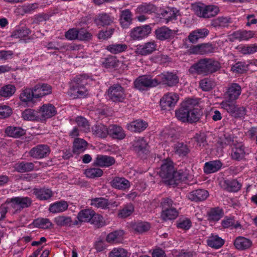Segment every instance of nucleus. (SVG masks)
Returning a JSON list of instances; mask_svg holds the SVG:
<instances>
[{
  "label": "nucleus",
  "mask_w": 257,
  "mask_h": 257,
  "mask_svg": "<svg viewBox=\"0 0 257 257\" xmlns=\"http://www.w3.org/2000/svg\"><path fill=\"white\" fill-rule=\"evenodd\" d=\"M196 103V101L192 99L183 102L180 107L175 111L176 116L178 120L183 122L191 123L197 121L199 117L197 111L194 108Z\"/></svg>",
  "instance_id": "f257e3e1"
},
{
  "label": "nucleus",
  "mask_w": 257,
  "mask_h": 257,
  "mask_svg": "<svg viewBox=\"0 0 257 257\" xmlns=\"http://www.w3.org/2000/svg\"><path fill=\"white\" fill-rule=\"evenodd\" d=\"M221 68L220 63L217 60L210 58L201 59L189 68L192 74L207 76L218 71Z\"/></svg>",
  "instance_id": "f03ea898"
},
{
  "label": "nucleus",
  "mask_w": 257,
  "mask_h": 257,
  "mask_svg": "<svg viewBox=\"0 0 257 257\" xmlns=\"http://www.w3.org/2000/svg\"><path fill=\"white\" fill-rule=\"evenodd\" d=\"M89 80V78L86 75H80L76 76L69 90L68 95L73 98L84 97L87 94V90L85 87Z\"/></svg>",
  "instance_id": "7ed1b4c3"
},
{
  "label": "nucleus",
  "mask_w": 257,
  "mask_h": 257,
  "mask_svg": "<svg viewBox=\"0 0 257 257\" xmlns=\"http://www.w3.org/2000/svg\"><path fill=\"white\" fill-rule=\"evenodd\" d=\"M196 14L199 17L210 18L216 16L219 12V8L214 5H205L201 4L194 7Z\"/></svg>",
  "instance_id": "20e7f679"
},
{
  "label": "nucleus",
  "mask_w": 257,
  "mask_h": 257,
  "mask_svg": "<svg viewBox=\"0 0 257 257\" xmlns=\"http://www.w3.org/2000/svg\"><path fill=\"white\" fill-rule=\"evenodd\" d=\"M7 202L10 203V206L14 210V213H17L30 206L32 200L28 197H15L7 199Z\"/></svg>",
  "instance_id": "39448f33"
},
{
  "label": "nucleus",
  "mask_w": 257,
  "mask_h": 257,
  "mask_svg": "<svg viewBox=\"0 0 257 257\" xmlns=\"http://www.w3.org/2000/svg\"><path fill=\"white\" fill-rule=\"evenodd\" d=\"M134 85L139 90H145L148 88L157 86L158 81L156 78L152 79L149 75H143L139 77L134 81Z\"/></svg>",
  "instance_id": "423d86ee"
},
{
  "label": "nucleus",
  "mask_w": 257,
  "mask_h": 257,
  "mask_svg": "<svg viewBox=\"0 0 257 257\" xmlns=\"http://www.w3.org/2000/svg\"><path fill=\"white\" fill-rule=\"evenodd\" d=\"M107 95L114 102H121L125 97L123 88L118 84H114L109 87Z\"/></svg>",
  "instance_id": "0eeeda50"
},
{
  "label": "nucleus",
  "mask_w": 257,
  "mask_h": 257,
  "mask_svg": "<svg viewBox=\"0 0 257 257\" xmlns=\"http://www.w3.org/2000/svg\"><path fill=\"white\" fill-rule=\"evenodd\" d=\"M249 153V150L243 144L237 143L231 148L230 157L233 160L239 161L245 159Z\"/></svg>",
  "instance_id": "6e6552de"
},
{
  "label": "nucleus",
  "mask_w": 257,
  "mask_h": 257,
  "mask_svg": "<svg viewBox=\"0 0 257 257\" xmlns=\"http://www.w3.org/2000/svg\"><path fill=\"white\" fill-rule=\"evenodd\" d=\"M151 31L152 28L150 25H145L132 29L130 36L134 40H141L148 37Z\"/></svg>",
  "instance_id": "1a4fd4ad"
},
{
  "label": "nucleus",
  "mask_w": 257,
  "mask_h": 257,
  "mask_svg": "<svg viewBox=\"0 0 257 257\" xmlns=\"http://www.w3.org/2000/svg\"><path fill=\"white\" fill-rule=\"evenodd\" d=\"M241 92V86L238 83L232 82L229 83L226 87L224 96L226 99L236 101L239 98Z\"/></svg>",
  "instance_id": "9d476101"
},
{
  "label": "nucleus",
  "mask_w": 257,
  "mask_h": 257,
  "mask_svg": "<svg viewBox=\"0 0 257 257\" xmlns=\"http://www.w3.org/2000/svg\"><path fill=\"white\" fill-rule=\"evenodd\" d=\"M174 170L173 162L170 159H167L163 161L159 171V175L161 178L170 181L173 178Z\"/></svg>",
  "instance_id": "9b49d317"
},
{
  "label": "nucleus",
  "mask_w": 257,
  "mask_h": 257,
  "mask_svg": "<svg viewBox=\"0 0 257 257\" xmlns=\"http://www.w3.org/2000/svg\"><path fill=\"white\" fill-rule=\"evenodd\" d=\"M51 152L47 145H38L33 147L29 152L30 156L36 159H41L49 156Z\"/></svg>",
  "instance_id": "f8f14e48"
},
{
  "label": "nucleus",
  "mask_w": 257,
  "mask_h": 257,
  "mask_svg": "<svg viewBox=\"0 0 257 257\" xmlns=\"http://www.w3.org/2000/svg\"><path fill=\"white\" fill-rule=\"evenodd\" d=\"M156 79L158 81V85L162 84L170 87L176 85L179 81L178 76L171 72L162 73L157 76Z\"/></svg>",
  "instance_id": "ddd939ff"
},
{
  "label": "nucleus",
  "mask_w": 257,
  "mask_h": 257,
  "mask_svg": "<svg viewBox=\"0 0 257 257\" xmlns=\"http://www.w3.org/2000/svg\"><path fill=\"white\" fill-rule=\"evenodd\" d=\"M179 99L178 95L174 93L165 94L160 101V106L164 110L170 109L175 106Z\"/></svg>",
  "instance_id": "4468645a"
},
{
  "label": "nucleus",
  "mask_w": 257,
  "mask_h": 257,
  "mask_svg": "<svg viewBox=\"0 0 257 257\" xmlns=\"http://www.w3.org/2000/svg\"><path fill=\"white\" fill-rule=\"evenodd\" d=\"M97 218L99 221L102 219V217L99 214H96L95 212L90 208L81 210L77 215V218L80 222H89L93 218Z\"/></svg>",
  "instance_id": "2eb2a0df"
},
{
  "label": "nucleus",
  "mask_w": 257,
  "mask_h": 257,
  "mask_svg": "<svg viewBox=\"0 0 257 257\" xmlns=\"http://www.w3.org/2000/svg\"><path fill=\"white\" fill-rule=\"evenodd\" d=\"M156 47V43L154 41H150L143 44L138 45L136 53L139 55L146 56L155 51Z\"/></svg>",
  "instance_id": "dca6fc26"
},
{
  "label": "nucleus",
  "mask_w": 257,
  "mask_h": 257,
  "mask_svg": "<svg viewBox=\"0 0 257 257\" xmlns=\"http://www.w3.org/2000/svg\"><path fill=\"white\" fill-rule=\"evenodd\" d=\"M35 98H41L45 95L50 94L52 92V87L46 83H38L33 88Z\"/></svg>",
  "instance_id": "f3484780"
},
{
  "label": "nucleus",
  "mask_w": 257,
  "mask_h": 257,
  "mask_svg": "<svg viewBox=\"0 0 257 257\" xmlns=\"http://www.w3.org/2000/svg\"><path fill=\"white\" fill-rule=\"evenodd\" d=\"M209 196L208 192L204 189H198L191 191L187 195V198L196 202L205 200Z\"/></svg>",
  "instance_id": "a211bd4d"
},
{
  "label": "nucleus",
  "mask_w": 257,
  "mask_h": 257,
  "mask_svg": "<svg viewBox=\"0 0 257 257\" xmlns=\"http://www.w3.org/2000/svg\"><path fill=\"white\" fill-rule=\"evenodd\" d=\"M57 111L55 106L52 104H44L38 112L40 115V119L45 120L49 118L56 114Z\"/></svg>",
  "instance_id": "6ab92c4d"
},
{
  "label": "nucleus",
  "mask_w": 257,
  "mask_h": 257,
  "mask_svg": "<svg viewBox=\"0 0 257 257\" xmlns=\"http://www.w3.org/2000/svg\"><path fill=\"white\" fill-rule=\"evenodd\" d=\"M133 148L139 156L146 154L148 152L147 142L143 138H139L134 141Z\"/></svg>",
  "instance_id": "aec40b11"
},
{
  "label": "nucleus",
  "mask_w": 257,
  "mask_h": 257,
  "mask_svg": "<svg viewBox=\"0 0 257 257\" xmlns=\"http://www.w3.org/2000/svg\"><path fill=\"white\" fill-rule=\"evenodd\" d=\"M115 162L114 158L112 157L106 155H97L94 164L101 167H108L113 165Z\"/></svg>",
  "instance_id": "412c9836"
},
{
  "label": "nucleus",
  "mask_w": 257,
  "mask_h": 257,
  "mask_svg": "<svg viewBox=\"0 0 257 257\" xmlns=\"http://www.w3.org/2000/svg\"><path fill=\"white\" fill-rule=\"evenodd\" d=\"M110 183L113 188L121 190L127 189L131 186L130 181L123 177H115Z\"/></svg>",
  "instance_id": "4be33fe9"
},
{
  "label": "nucleus",
  "mask_w": 257,
  "mask_h": 257,
  "mask_svg": "<svg viewBox=\"0 0 257 257\" xmlns=\"http://www.w3.org/2000/svg\"><path fill=\"white\" fill-rule=\"evenodd\" d=\"M147 122L141 119L134 120L126 125V128L128 130L135 133H140L143 132L147 127Z\"/></svg>",
  "instance_id": "5701e85b"
},
{
  "label": "nucleus",
  "mask_w": 257,
  "mask_h": 257,
  "mask_svg": "<svg viewBox=\"0 0 257 257\" xmlns=\"http://www.w3.org/2000/svg\"><path fill=\"white\" fill-rule=\"evenodd\" d=\"M108 135L113 139L122 140L125 136V133L122 127L116 124H111L109 126Z\"/></svg>",
  "instance_id": "b1692460"
},
{
  "label": "nucleus",
  "mask_w": 257,
  "mask_h": 257,
  "mask_svg": "<svg viewBox=\"0 0 257 257\" xmlns=\"http://www.w3.org/2000/svg\"><path fill=\"white\" fill-rule=\"evenodd\" d=\"M113 21V17L106 13L99 14L94 19V22L97 26L103 27L111 25Z\"/></svg>",
  "instance_id": "393cba45"
},
{
  "label": "nucleus",
  "mask_w": 257,
  "mask_h": 257,
  "mask_svg": "<svg viewBox=\"0 0 257 257\" xmlns=\"http://www.w3.org/2000/svg\"><path fill=\"white\" fill-rule=\"evenodd\" d=\"M33 194L40 200H47L50 199L53 195L51 189L45 187L34 189Z\"/></svg>",
  "instance_id": "a878e982"
},
{
  "label": "nucleus",
  "mask_w": 257,
  "mask_h": 257,
  "mask_svg": "<svg viewBox=\"0 0 257 257\" xmlns=\"http://www.w3.org/2000/svg\"><path fill=\"white\" fill-rule=\"evenodd\" d=\"M93 134L97 137L104 139L108 135L109 127L102 123H97L92 127Z\"/></svg>",
  "instance_id": "bb28decb"
},
{
  "label": "nucleus",
  "mask_w": 257,
  "mask_h": 257,
  "mask_svg": "<svg viewBox=\"0 0 257 257\" xmlns=\"http://www.w3.org/2000/svg\"><path fill=\"white\" fill-rule=\"evenodd\" d=\"M222 164L219 160L211 161L205 163L203 170L205 174L213 173L219 171Z\"/></svg>",
  "instance_id": "cd10ccee"
},
{
  "label": "nucleus",
  "mask_w": 257,
  "mask_h": 257,
  "mask_svg": "<svg viewBox=\"0 0 257 257\" xmlns=\"http://www.w3.org/2000/svg\"><path fill=\"white\" fill-rule=\"evenodd\" d=\"M68 206L67 201L61 200L51 204L49 206V210L52 213H61L67 210Z\"/></svg>",
  "instance_id": "c85d7f7f"
},
{
  "label": "nucleus",
  "mask_w": 257,
  "mask_h": 257,
  "mask_svg": "<svg viewBox=\"0 0 257 257\" xmlns=\"http://www.w3.org/2000/svg\"><path fill=\"white\" fill-rule=\"evenodd\" d=\"M16 171L20 173H25L34 170L35 165L32 162H21L16 163L14 166Z\"/></svg>",
  "instance_id": "c756f323"
},
{
  "label": "nucleus",
  "mask_w": 257,
  "mask_h": 257,
  "mask_svg": "<svg viewBox=\"0 0 257 257\" xmlns=\"http://www.w3.org/2000/svg\"><path fill=\"white\" fill-rule=\"evenodd\" d=\"M207 243L212 248L218 249L224 244V240L218 235L212 234L208 237Z\"/></svg>",
  "instance_id": "7c9ffc66"
},
{
  "label": "nucleus",
  "mask_w": 257,
  "mask_h": 257,
  "mask_svg": "<svg viewBox=\"0 0 257 257\" xmlns=\"http://www.w3.org/2000/svg\"><path fill=\"white\" fill-rule=\"evenodd\" d=\"M155 35L157 39L163 41L170 38L173 32L168 27L164 26L157 29L155 30Z\"/></svg>",
  "instance_id": "2f4dec72"
},
{
  "label": "nucleus",
  "mask_w": 257,
  "mask_h": 257,
  "mask_svg": "<svg viewBox=\"0 0 257 257\" xmlns=\"http://www.w3.org/2000/svg\"><path fill=\"white\" fill-rule=\"evenodd\" d=\"M120 61H119L116 57L112 55H109L107 57L103 58L101 61L102 67L105 68H114L119 66Z\"/></svg>",
  "instance_id": "473e14b6"
},
{
  "label": "nucleus",
  "mask_w": 257,
  "mask_h": 257,
  "mask_svg": "<svg viewBox=\"0 0 257 257\" xmlns=\"http://www.w3.org/2000/svg\"><path fill=\"white\" fill-rule=\"evenodd\" d=\"M90 204L97 208L107 209L109 208L110 203L108 200L105 198L98 197L90 199Z\"/></svg>",
  "instance_id": "72a5a7b5"
},
{
  "label": "nucleus",
  "mask_w": 257,
  "mask_h": 257,
  "mask_svg": "<svg viewBox=\"0 0 257 257\" xmlns=\"http://www.w3.org/2000/svg\"><path fill=\"white\" fill-rule=\"evenodd\" d=\"M251 241L244 237L239 236L234 241L235 247L239 250L247 249L251 246Z\"/></svg>",
  "instance_id": "f704fd0d"
},
{
  "label": "nucleus",
  "mask_w": 257,
  "mask_h": 257,
  "mask_svg": "<svg viewBox=\"0 0 257 257\" xmlns=\"http://www.w3.org/2000/svg\"><path fill=\"white\" fill-rule=\"evenodd\" d=\"M124 232L121 230H115L108 234L106 240L110 243H116L121 242Z\"/></svg>",
  "instance_id": "c9c22d12"
},
{
  "label": "nucleus",
  "mask_w": 257,
  "mask_h": 257,
  "mask_svg": "<svg viewBox=\"0 0 257 257\" xmlns=\"http://www.w3.org/2000/svg\"><path fill=\"white\" fill-rule=\"evenodd\" d=\"M254 35V32L251 31L238 30L234 32L232 36L235 39L241 41L248 40L252 38Z\"/></svg>",
  "instance_id": "e433bc0d"
},
{
  "label": "nucleus",
  "mask_w": 257,
  "mask_h": 257,
  "mask_svg": "<svg viewBox=\"0 0 257 257\" xmlns=\"http://www.w3.org/2000/svg\"><path fill=\"white\" fill-rule=\"evenodd\" d=\"M156 7L151 3H144L139 5L136 10V13L138 14H151L155 13Z\"/></svg>",
  "instance_id": "4c0bfd02"
},
{
  "label": "nucleus",
  "mask_w": 257,
  "mask_h": 257,
  "mask_svg": "<svg viewBox=\"0 0 257 257\" xmlns=\"http://www.w3.org/2000/svg\"><path fill=\"white\" fill-rule=\"evenodd\" d=\"M131 227L136 232L143 233L150 229L151 225L148 222L138 221L132 223Z\"/></svg>",
  "instance_id": "58836bf2"
},
{
  "label": "nucleus",
  "mask_w": 257,
  "mask_h": 257,
  "mask_svg": "<svg viewBox=\"0 0 257 257\" xmlns=\"http://www.w3.org/2000/svg\"><path fill=\"white\" fill-rule=\"evenodd\" d=\"M132 14L128 9H125L121 12L120 23L124 28H126L132 23Z\"/></svg>",
  "instance_id": "ea45409f"
},
{
  "label": "nucleus",
  "mask_w": 257,
  "mask_h": 257,
  "mask_svg": "<svg viewBox=\"0 0 257 257\" xmlns=\"http://www.w3.org/2000/svg\"><path fill=\"white\" fill-rule=\"evenodd\" d=\"M87 143L83 139L77 138L73 143V152L76 155L83 153L86 149Z\"/></svg>",
  "instance_id": "a19ab883"
},
{
  "label": "nucleus",
  "mask_w": 257,
  "mask_h": 257,
  "mask_svg": "<svg viewBox=\"0 0 257 257\" xmlns=\"http://www.w3.org/2000/svg\"><path fill=\"white\" fill-rule=\"evenodd\" d=\"M6 134L11 137L19 138L25 134V131L19 126H10L5 131Z\"/></svg>",
  "instance_id": "79ce46f5"
},
{
  "label": "nucleus",
  "mask_w": 257,
  "mask_h": 257,
  "mask_svg": "<svg viewBox=\"0 0 257 257\" xmlns=\"http://www.w3.org/2000/svg\"><path fill=\"white\" fill-rule=\"evenodd\" d=\"M173 152L180 157L186 156L190 152L187 145L183 143H177L173 146Z\"/></svg>",
  "instance_id": "37998d69"
},
{
  "label": "nucleus",
  "mask_w": 257,
  "mask_h": 257,
  "mask_svg": "<svg viewBox=\"0 0 257 257\" xmlns=\"http://www.w3.org/2000/svg\"><path fill=\"white\" fill-rule=\"evenodd\" d=\"M179 15V10L175 8H167L161 13V15L167 22L176 20L177 16Z\"/></svg>",
  "instance_id": "c03bdc74"
},
{
  "label": "nucleus",
  "mask_w": 257,
  "mask_h": 257,
  "mask_svg": "<svg viewBox=\"0 0 257 257\" xmlns=\"http://www.w3.org/2000/svg\"><path fill=\"white\" fill-rule=\"evenodd\" d=\"M34 91L33 88H25L21 91L19 98L21 101L23 102H32L34 96Z\"/></svg>",
  "instance_id": "a18cd8bd"
},
{
  "label": "nucleus",
  "mask_w": 257,
  "mask_h": 257,
  "mask_svg": "<svg viewBox=\"0 0 257 257\" xmlns=\"http://www.w3.org/2000/svg\"><path fill=\"white\" fill-rule=\"evenodd\" d=\"M207 215L209 221H217L223 216L222 210L219 207L213 208L208 212Z\"/></svg>",
  "instance_id": "49530a36"
},
{
  "label": "nucleus",
  "mask_w": 257,
  "mask_h": 257,
  "mask_svg": "<svg viewBox=\"0 0 257 257\" xmlns=\"http://www.w3.org/2000/svg\"><path fill=\"white\" fill-rule=\"evenodd\" d=\"M235 100H230L229 99H226L223 100L220 104L221 107L226 111L230 115L234 112L236 104Z\"/></svg>",
  "instance_id": "de8ad7c7"
},
{
  "label": "nucleus",
  "mask_w": 257,
  "mask_h": 257,
  "mask_svg": "<svg viewBox=\"0 0 257 257\" xmlns=\"http://www.w3.org/2000/svg\"><path fill=\"white\" fill-rule=\"evenodd\" d=\"M127 46L124 44H113L107 46L106 49L112 54H118L125 51Z\"/></svg>",
  "instance_id": "09e8293b"
},
{
  "label": "nucleus",
  "mask_w": 257,
  "mask_h": 257,
  "mask_svg": "<svg viewBox=\"0 0 257 257\" xmlns=\"http://www.w3.org/2000/svg\"><path fill=\"white\" fill-rule=\"evenodd\" d=\"M38 112L32 109H26L22 113V117L26 120H36L40 119Z\"/></svg>",
  "instance_id": "8fccbe9b"
},
{
  "label": "nucleus",
  "mask_w": 257,
  "mask_h": 257,
  "mask_svg": "<svg viewBox=\"0 0 257 257\" xmlns=\"http://www.w3.org/2000/svg\"><path fill=\"white\" fill-rule=\"evenodd\" d=\"M230 23V19L227 17H218L213 20L211 25L212 26L217 27H227Z\"/></svg>",
  "instance_id": "3c124183"
},
{
  "label": "nucleus",
  "mask_w": 257,
  "mask_h": 257,
  "mask_svg": "<svg viewBox=\"0 0 257 257\" xmlns=\"http://www.w3.org/2000/svg\"><path fill=\"white\" fill-rule=\"evenodd\" d=\"M54 221L56 224L60 226L71 227L72 224V220L70 217L61 215L55 218Z\"/></svg>",
  "instance_id": "603ef678"
},
{
  "label": "nucleus",
  "mask_w": 257,
  "mask_h": 257,
  "mask_svg": "<svg viewBox=\"0 0 257 257\" xmlns=\"http://www.w3.org/2000/svg\"><path fill=\"white\" fill-rule=\"evenodd\" d=\"M177 216L178 212L174 208L163 210L161 214V217L164 220L174 219Z\"/></svg>",
  "instance_id": "864d4df0"
},
{
  "label": "nucleus",
  "mask_w": 257,
  "mask_h": 257,
  "mask_svg": "<svg viewBox=\"0 0 257 257\" xmlns=\"http://www.w3.org/2000/svg\"><path fill=\"white\" fill-rule=\"evenodd\" d=\"M16 91L14 85L9 84L2 87L0 89V96L4 97L12 96Z\"/></svg>",
  "instance_id": "5fc2aeb1"
},
{
  "label": "nucleus",
  "mask_w": 257,
  "mask_h": 257,
  "mask_svg": "<svg viewBox=\"0 0 257 257\" xmlns=\"http://www.w3.org/2000/svg\"><path fill=\"white\" fill-rule=\"evenodd\" d=\"M34 224L35 226L44 229L51 228L53 224L48 218H40L34 220Z\"/></svg>",
  "instance_id": "6e6d98bb"
},
{
  "label": "nucleus",
  "mask_w": 257,
  "mask_h": 257,
  "mask_svg": "<svg viewBox=\"0 0 257 257\" xmlns=\"http://www.w3.org/2000/svg\"><path fill=\"white\" fill-rule=\"evenodd\" d=\"M92 38V35L87 29H78V40L82 41H89Z\"/></svg>",
  "instance_id": "4d7b16f0"
},
{
  "label": "nucleus",
  "mask_w": 257,
  "mask_h": 257,
  "mask_svg": "<svg viewBox=\"0 0 257 257\" xmlns=\"http://www.w3.org/2000/svg\"><path fill=\"white\" fill-rule=\"evenodd\" d=\"M31 32L28 28L22 27L15 31L12 34V37L15 38H23L27 37Z\"/></svg>",
  "instance_id": "13d9d810"
},
{
  "label": "nucleus",
  "mask_w": 257,
  "mask_h": 257,
  "mask_svg": "<svg viewBox=\"0 0 257 257\" xmlns=\"http://www.w3.org/2000/svg\"><path fill=\"white\" fill-rule=\"evenodd\" d=\"M191 221L188 218H179L176 222V226L178 228L183 230H188L191 226Z\"/></svg>",
  "instance_id": "bf43d9fd"
},
{
  "label": "nucleus",
  "mask_w": 257,
  "mask_h": 257,
  "mask_svg": "<svg viewBox=\"0 0 257 257\" xmlns=\"http://www.w3.org/2000/svg\"><path fill=\"white\" fill-rule=\"evenodd\" d=\"M103 171L99 168H89L86 169L85 171V174L87 177L90 178H94L100 177L103 175Z\"/></svg>",
  "instance_id": "052dcab7"
},
{
  "label": "nucleus",
  "mask_w": 257,
  "mask_h": 257,
  "mask_svg": "<svg viewBox=\"0 0 257 257\" xmlns=\"http://www.w3.org/2000/svg\"><path fill=\"white\" fill-rule=\"evenodd\" d=\"M39 8V5L37 3L30 4L25 5L20 7L19 10L22 15L25 14H31L33 13Z\"/></svg>",
  "instance_id": "680f3d73"
},
{
  "label": "nucleus",
  "mask_w": 257,
  "mask_h": 257,
  "mask_svg": "<svg viewBox=\"0 0 257 257\" xmlns=\"http://www.w3.org/2000/svg\"><path fill=\"white\" fill-rule=\"evenodd\" d=\"M75 121L81 130L85 132L89 131V124L86 118L82 116H78L76 118Z\"/></svg>",
  "instance_id": "e2e57ef3"
},
{
  "label": "nucleus",
  "mask_w": 257,
  "mask_h": 257,
  "mask_svg": "<svg viewBox=\"0 0 257 257\" xmlns=\"http://www.w3.org/2000/svg\"><path fill=\"white\" fill-rule=\"evenodd\" d=\"M134 208L132 204L126 205L118 213V216L121 218H125L130 216L134 211Z\"/></svg>",
  "instance_id": "0e129e2a"
},
{
  "label": "nucleus",
  "mask_w": 257,
  "mask_h": 257,
  "mask_svg": "<svg viewBox=\"0 0 257 257\" xmlns=\"http://www.w3.org/2000/svg\"><path fill=\"white\" fill-rule=\"evenodd\" d=\"M246 137L257 146V127H251L246 133Z\"/></svg>",
  "instance_id": "69168bd1"
},
{
  "label": "nucleus",
  "mask_w": 257,
  "mask_h": 257,
  "mask_svg": "<svg viewBox=\"0 0 257 257\" xmlns=\"http://www.w3.org/2000/svg\"><path fill=\"white\" fill-rule=\"evenodd\" d=\"M128 252L123 248H114L109 253L108 257H127Z\"/></svg>",
  "instance_id": "338daca9"
},
{
  "label": "nucleus",
  "mask_w": 257,
  "mask_h": 257,
  "mask_svg": "<svg viewBox=\"0 0 257 257\" xmlns=\"http://www.w3.org/2000/svg\"><path fill=\"white\" fill-rule=\"evenodd\" d=\"M247 65L242 62H238L232 66L231 70L236 73H243L247 70Z\"/></svg>",
  "instance_id": "774afa93"
}]
</instances>
